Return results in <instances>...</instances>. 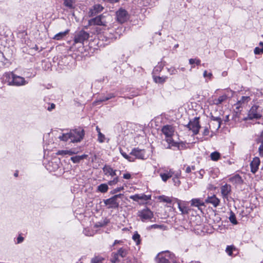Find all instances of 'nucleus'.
Masks as SVG:
<instances>
[{
    "label": "nucleus",
    "mask_w": 263,
    "mask_h": 263,
    "mask_svg": "<svg viewBox=\"0 0 263 263\" xmlns=\"http://www.w3.org/2000/svg\"><path fill=\"white\" fill-rule=\"evenodd\" d=\"M123 177L125 179H129L131 178V175L129 173H126L123 175Z\"/></svg>",
    "instance_id": "5fc2aeb1"
},
{
    "label": "nucleus",
    "mask_w": 263,
    "mask_h": 263,
    "mask_svg": "<svg viewBox=\"0 0 263 263\" xmlns=\"http://www.w3.org/2000/svg\"><path fill=\"white\" fill-rule=\"evenodd\" d=\"M254 52L255 54H260L263 53V47L259 48V47H256L254 49Z\"/></svg>",
    "instance_id": "37998d69"
},
{
    "label": "nucleus",
    "mask_w": 263,
    "mask_h": 263,
    "mask_svg": "<svg viewBox=\"0 0 263 263\" xmlns=\"http://www.w3.org/2000/svg\"><path fill=\"white\" fill-rule=\"evenodd\" d=\"M104 203L108 209H117L119 205V202L114 197L104 200Z\"/></svg>",
    "instance_id": "9d476101"
},
{
    "label": "nucleus",
    "mask_w": 263,
    "mask_h": 263,
    "mask_svg": "<svg viewBox=\"0 0 263 263\" xmlns=\"http://www.w3.org/2000/svg\"><path fill=\"white\" fill-rule=\"evenodd\" d=\"M105 136L104 134L101 133V132H99V134H98V141L100 143H103L105 141Z\"/></svg>",
    "instance_id": "4c0bfd02"
},
{
    "label": "nucleus",
    "mask_w": 263,
    "mask_h": 263,
    "mask_svg": "<svg viewBox=\"0 0 263 263\" xmlns=\"http://www.w3.org/2000/svg\"><path fill=\"white\" fill-rule=\"evenodd\" d=\"M55 108V105L53 103H52L50 107H48V110L50 111L52 109H54Z\"/></svg>",
    "instance_id": "4d7b16f0"
},
{
    "label": "nucleus",
    "mask_w": 263,
    "mask_h": 263,
    "mask_svg": "<svg viewBox=\"0 0 263 263\" xmlns=\"http://www.w3.org/2000/svg\"><path fill=\"white\" fill-rule=\"evenodd\" d=\"M163 227L162 225L153 224L151 226L152 228L154 229H161Z\"/></svg>",
    "instance_id": "864d4df0"
},
{
    "label": "nucleus",
    "mask_w": 263,
    "mask_h": 263,
    "mask_svg": "<svg viewBox=\"0 0 263 263\" xmlns=\"http://www.w3.org/2000/svg\"><path fill=\"white\" fill-rule=\"evenodd\" d=\"M228 99V96L224 94L221 96H219L218 98H213L210 100V103L212 105H219L225 102Z\"/></svg>",
    "instance_id": "4468645a"
},
{
    "label": "nucleus",
    "mask_w": 263,
    "mask_h": 263,
    "mask_svg": "<svg viewBox=\"0 0 263 263\" xmlns=\"http://www.w3.org/2000/svg\"><path fill=\"white\" fill-rule=\"evenodd\" d=\"M231 193V186L228 184H225L221 187V194L222 197L224 199H227L228 196Z\"/></svg>",
    "instance_id": "f8f14e48"
},
{
    "label": "nucleus",
    "mask_w": 263,
    "mask_h": 263,
    "mask_svg": "<svg viewBox=\"0 0 263 263\" xmlns=\"http://www.w3.org/2000/svg\"><path fill=\"white\" fill-rule=\"evenodd\" d=\"M158 199L160 201L166 203H171L172 202V200L171 198L167 196H165L164 195L160 196L158 197Z\"/></svg>",
    "instance_id": "7c9ffc66"
},
{
    "label": "nucleus",
    "mask_w": 263,
    "mask_h": 263,
    "mask_svg": "<svg viewBox=\"0 0 263 263\" xmlns=\"http://www.w3.org/2000/svg\"><path fill=\"white\" fill-rule=\"evenodd\" d=\"M120 242H121V241L116 240L115 241V242H114V243L113 244V246H115L117 244L120 243Z\"/></svg>",
    "instance_id": "e2e57ef3"
},
{
    "label": "nucleus",
    "mask_w": 263,
    "mask_h": 263,
    "mask_svg": "<svg viewBox=\"0 0 263 263\" xmlns=\"http://www.w3.org/2000/svg\"><path fill=\"white\" fill-rule=\"evenodd\" d=\"M103 171L105 175L114 177L117 175V171L112 168L110 166L105 165L103 168Z\"/></svg>",
    "instance_id": "f3484780"
},
{
    "label": "nucleus",
    "mask_w": 263,
    "mask_h": 263,
    "mask_svg": "<svg viewBox=\"0 0 263 263\" xmlns=\"http://www.w3.org/2000/svg\"><path fill=\"white\" fill-rule=\"evenodd\" d=\"M5 76L6 78L12 79L11 81H9L10 85L21 86L27 83L23 77L16 76L13 72L6 73Z\"/></svg>",
    "instance_id": "f03ea898"
},
{
    "label": "nucleus",
    "mask_w": 263,
    "mask_h": 263,
    "mask_svg": "<svg viewBox=\"0 0 263 263\" xmlns=\"http://www.w3.org/2000/svg\"><path fill=\"white\" fill-rule=\"evenodd\" d=\"M116 253L118 254L119 256H120L122 257H124L127 254V250L122 248L119 249L118 251V252Z\"/></svg>",
    "instance_id": "2f4dec72"
},
{
    "label": "nucleus",
    "mask_w": 263,
    "mask_h": 263,
    "mask_svg": "<svg viewBox=\"0 0 263 263\" xmlns=\"http://www.w3.org/2000/svg\"><path fill=\"white\" fill-rule=\"evenodd\" d=\"M63 5L69 9H73L75 8L77 0H63Z\"/></svg>",
    "instance_id": "aec40b11"
},
{
    "label": "nucleus",
    "mask_w": 263,
    "mask_h": 263,
    "mask_svg": "<svg viewBox=\"0 0 263 263\" xmlns=\"http://www.w3.org/2000/svg\"><path fill=\"white\" fill-rule=\"evenodd\" d=\"M256 141L257 143H260L261 144L263 143V130L260 133L259 137L256 139Z\"/></svg>",
    "instance_id": "49530a36"
},
{
    "label": "nucleus",
    "mask_w": 263,
    "mask_h": 263,
    "mask_svg": "<svg viewBox=\"0 0 263 263\" xmlns=\"http://www.w3.org/2000/svg\"><path fill=\"white\" fill-rule=\"evenodd\" d=\"M205 202L211 203L214 207H217L219 204L220 200L215 195H213L209 197L205 200Z\"/></svg>",
    "instance_id": "a211bd4d"
},
{
    "label": "nucleus",
    "mask_w": 263,
    "mask_h": 263,
    "mask_svg": "<svg viewBox=\"0 0 263 263\" xmlns=\"http://www.w3.org/2000/svg\"><path fill=\"white\" fill-rule=\"evenodd\" d=\"M107 23L105 19V16L103 14L100 15L88 21V25H98L106 26Z\"/></svg>",
    "instance_id": "20e7f679"
},
{
    "label": "nucleus",
    "mask_w": 263,
    "mask_h": 263,
    "mask_svg": "<svg viewBox=\"0 0 263 263\" xmlns=\"http://www.w3.org/2000/svg\"><path fill=\"white\" fill-rule=\"evenodd\" d=\"M251 100L250 98L248 96H242L240 100H239L236 104V108L237 109H239L240 107L246 104L250 100Z\"/></svg>",
    "instance_id": "6ab92c4d"
},
{
    "label": "nucleus",
    "mask_w": 263,
    "mask_h": 263,
    "mask_svg": "<svg viewBox=\"0 0 263 263\" xmlns=\"http://www.w3.org/2000/svg\"><path fill=\"white\" fill-rule=\"evenodd\" d=\"M118 256V254H117L116 253H113L110 259V261L112 263H116L118 262L119 261Z\"/></svg>",
    "instance_id": "e433bc0d"
},
{
    "label": "nucleus",
    "mask_w": 263,
    "mask_h": 263,
    "mask_svg": "<svg viewBox=\"0 0 263 263\" xmlns=\"http://www.w3.org/2000/svg\"><path fill=\"white\" fill-rule=\"evenodd\" d=\"M260 161L258 157H255L253 158V160L250 163L251 172L253 173H255L258 170V166L260 165Z\"/></svg>",
    "instance_id": "dca6fc26"
},
{
    "label": "nucleus",
    "mask_w": 263,
    "mask_h": 263,
    "mask_svg": "<svg viewBox=\"0 0 263 263\" xmlns=\"http://www.w3.org/2000/svg\"><path fill=\"white\" fill-rule=\"evenodd\" d=\"M191 172V167L190 166H187L186 168L185 172L187 173H189Z\"/></svg>",
    "instance_id": "bf43d9fd"
},
{
    "label": "nucleus",
    "mask_w": 263,
    "mask_h": 263,
    "mask_svg": "<svg viewBox=\"0 0 263 263\" xmlns=\"http://www.w3.org/2000/svg\"><path fill=\"white\" fill-rule=\"evenodd\" d=\"M108 187L105 183L101 184L98 186L97 191L101 193H106L108 191Z\"/></svg>",
    "instance_id": "bb28decb"
},
{
    "label": "nucleus",
    "mask_w": 263,
    "mask_h": 263,
    "mask_svg": "<svg viewBox=\"0 0 263 263\" xmlns=\"http://www.w3.org/2000/svg\"><path fill=\"white\" fill-rule=\"evenodd\" d=\"M121 154L122 155V156L124 158L127 159L128 161H129L130 162H134L135 161V159L133 157L128 156L125 153H124L122 151H121Z\"/></svg>",
    "instance_id": "f704fd0d"
},
{
    "label": "nucleus",
    "mask_w": 263,
    "mask_h": 263,
    "mask_svg": "<svg viewBox=\"0 0 263 263\" xmlns=\"http://www.w3.org/2000/svg\"><path fill=\"white\" fill-rule=\"evenodd\" d=\"M191 205L193 206L199 207L200 206L204 205V202L200 199L195 198L193 199L191 201Z\"/></svg>",
    "instance_id": "5701e85b"
},
{
    "label": "nucleus",
    "mask_w": 263,
    "mask_h": 263,
    "mask_svg": "<svg viewBox=\"0 0 263 263\" xmlns=\"http://www.w3.org/2000/svg\"><path fill=\"white\" fill-rule=\"evenodd\" d=\"M176 72H177V70H176V69H173V70H172V71L171 72V73H172V74H175Z\"/></svg>",
    "instance_id": "69168bd1"
},
{
    "label": "nucleus",
    "mask_w": 263,
    "mask_h": 263,
    "mask_svg": "<svg viewBox=\"0 0 263 263\" xmlns=\"http://www.w3.org/2000/svg\"><path fill=\"white\" fill-rule=\"evenodd\" d=\"M117 20L120 23H123L128 18L127 13L124 9H120L116 12Z\"/></svg>",
    "instance_id": "1a4fd4ad"
},
{
    "label": "nucleus",
    "mask_w": 263,
    "mask_h": 263,
    "mask_svg": "<svg viewBox=\"0 0 263 263\" xmlns=\"http://www.w3.org/2000/svg\"><path fill=\"white\" fill-rule=\"evenodd\" d=\"M230 181L233 183H236V184H240L242 182L241 177L238 175H236L230 178Z\"/></svg>",
    "instance_id": "b1692460"
},
{
    "label": "nucleus",
    "mask_w": 263,
    "mask_h": 263,
    "mask_svg": "<svg viewBox=\"0 0 263 263\" xmlns=\"http://www.w3.org/2000/svg\"><path fill=\"white\" fill-rule=\"evenodd\" d=\"M87 155H82L81 156H76L72 157L70 160L74 163H79L81 160L86 159L87 157Z\"/></svg>",
    "instance_id": "4be33fe9"
},
{
    "label": "nucleus",
    "mask_w": 263,
    "mask_h": 263,
    "mask_svg": "<svg viewBox=\"0 0 263 263\" xmlns=\"http://www.w3.org/2000/svg\"><path fill=\"white\" fill-rule=\"evenodd\" d=\"M261 117V114L259 110V106L253 105L249 111L248 118L250 119H259Z\"/></svg>",
    "instance_id": "6e6552de"
},
{
    "label": "nucleus",
    "mask_w": 263,
    "mask_h": 263,
    "mask_svg": "<svg viewBox=\"0 0 263 263\" xmlns=\"http://www.w3.org/2000/svg\"><path fill=\"white\" fill-rule=\"evenodd\" d=\"M236 250V248L234 246H228L226 248V251L229 256H232L233 254V251Z\"/></svg>",
    "instance_id": "473e14b6"
},
{
    "label": "nucleus",
    "mask_w": 263,
    "mask_h": 263,
    "mask_svg": "<svg viewBox=\"0 0 263 263\" xmlns=\"http://www.w3.org/2000/svg\"><path fill=\"white\" fill-rule=\"evenodd\" d=\"M127 263H138V260L137 258L133 257V258H130L128 257L126 259Z\"/></svg>",
    "instance_id": "79ce46f5"
},
{
    "label": "nucleus",
    "mask_w": 263,
    "mask_h": 263,
    "mask_svg": "<svg viewBox=\"0 0 263 263\" xmlns=\"http://www.w3.org/2000/svg\"><path fill=\"white\" fill-rule=\"evenodd\" d=\"M133 240L136 242L137 245H139L140 243V236L137 233H135L133 236Z\"/></svg>",
    "instance_id": "c9c22d12"
},
{
    "label": "nucleus",
    "mask_w": 263,
    "mask_h": 263,
    "mask_svg": "<svg viewBox=\"0 0 263 263\" xmlns=\"http://www.w3.org/2000/svg\"><path fill=\"white\" fill-rule=\"evenodd\" d=\"M212 76V73H208L206 70H205L203 72V77L204 78L209 77L210 79L211 78Z\"/></svg>",
    "instance_id": "603ef678"
},
{
    "label": "nucleus",
    "mask_w": 263,
    "mask_h": 263,
    "mask_svg": "<svg viewBox=\"0 0 263 263\" xmlns=\"http://www.w3.org/2000/svg\"><path fill=\"white\" fill-rule=\"evenodd\" d=\"M123 190H124V187H123V186L118 187L114 189L113 190H112L111 191V193L112 194H114L119 192Z\"/></svg>",
    "instance_id": "c03bdc74"
},
{
    "label": "nucleus",
    "mask_w": 263,
    "mask_h": 263,
    "mask_svg": "<svg viewBox=\"0 0 263 263\" xmlns=\"http://www.w3.org/2000/svg\"><path fill=\"white\" fill-rule=\"evenodd\" d=\"M162 132L165 136L166 141L169 143H172L173 140L172 136L174 135V128L171 125H165L162 128Z\"/></svg>",
    "instance_id": "39448f33"
},
{
    "label": "nucleus",
    "mask_w": 263,
    "mask_h": 263,
    "mask_svg": "<svg viewBox=\"0 0 263 263\" xmlns=\"http://www.w3.org/2000/svg\"><path fill=\"white\" fill-rule=\"evenodd\" d=\"M118 181H119L118 177H116L115 178H114V179L112 180H110V181H108V184L109 185H113L117 184L118 182Z\"/></svg>",
    "instance_id": "a19ab883"
},
{
    "label": "nucleus",
    "mask_w": 263,
    "mask_h": 263,
    "mask_svg": "<svg viewBox=\"0 0 263 263\" xmlns=\"http://www.w3.org/2000/svg\"><path fill=\"white\" fill-rule=\"evenodd\" d=\"M189 63L191 65L196 64L197 65H199L200 64V60L198 59H190L189 60Z\"/></svg>",
    "instance_id": "58836bf2"
},
{
    "label": "nucleus",
    "mask_w": 263,
    "mask_h": 263,
    "mask_svg": "<svg viewBox=\"0 0 263 263\" xmlns=\"http://www.w3.org/2000/svg\"><path fill=\"white\" fill-rule=\"evenodd\" d=\"M96 130L98 133V134H99V132H101L100 129L99 128L98 126L96 127Z\"/></svg>",
    "instance_id": "0e129e2a"
},
{
    "label": "nucleus",
    "mask_w": 263,
    "mask_h": 263,
    "mask_svg": "<svg viewBox=\"0 0 263 263\" xmlns=\"http://www.w3.org/2000/svg\"><path fill=\"white\" fill-rule=\"evenodd\" d=\"M174 174V173L172 170H170V171L166 173H161L160 176L162 180L166 182L169 178L172 177Z\"/></svg>",
    "instance_id": "412c9836"
},
{
    "label": "nucleus",
    "mask_w": 263,
    "mask_h": 263,
    "mask_svg": "<svg viewBox=\"0 0 263 263\" xmlns=\"http://www.w3.org/2000/svg\"><path fill=\"white\" fill-rule=\"evenodd\" d=\"M14 176H15V177H17V176H18V172H17V171H16V172L14 173Z\"/></svg>",
    "instance_id": "338daca9"
},
{
    "label": "nucleus",
    "mask_w": 263,
    "mask_h": 263,
    "mask_svg": "<svg viewBox=\"0 0 263 263\" xmlns=\"http://www.w3.org/2000/svg\"><path fill=\"white\" fill-rule=\"evenodd\" d=\"M114 97H115V96L113 94H109V95H108V96L107 97H105V99H100L98 102H102L103 101H105L108 100L109 99L112 98Z\"/></svg>",
    "instance_id": "a18cd8bd"
},
{
    "label": "nucleus",
    "mask_w": 263,
    "mask_h": 263,
    "mask_svg": "<svg viewBox=\"0 0 263 263\" xmlns=\"http://www.w3.org/2000/svg\"><path fill=\"white\" fill-rule=\"evenodd\" d=\"M154 81L157 83H164L166 79V77H157V76H154L153 77Z\"/></svg>",
    "instance_id": "c756f323"
},
{
    "label": "nucleus",
    "mask_w": 263,
    "mask_h": 263,
    "mask_svg": "<svg viewBox=\"0 0 263 263\" xmlns=\"http://www.w3.org/2000/svg\"><path fill=\"white\" fill-rule=\"evenodd\" d=\"M69 30H67L66 31L64 32H61L57 33L54 35V36L53 37L54 40H60L62 39H63L64 36H65L68 33Z\"/></svg>",
    "instance_id": "393cba45"
},
{
    "label": "nucleus",
    "mask_w": 263,
    "mask_h": 263,
    "mask_svg": "<svg viewBox=\"0 0 263 263\" xmlns=\"http://www.w3.org/2000/svg\"><path fill=\"white\" fill-rule=\"evenodd\" d=\"M259 45H260V46H262V47H263V42H260L259 43Z\"/></svg>",
    "instance_id": "774afa93"
},
{
    "label": "nucleus",
    "mask_w": 263,
    "mask_h": 263,
    "mask_svg": "<svg viewBox=\"0 0 263 263\" xmlns=\"http://www.w3.org/2000/svg\"><path fill=\"white\" fill-rule=\"evenodd\" d=\"M229 218L230 222L232 223L233 224H236L237 223L235 215L232 211L230 212V216Z\"/></svg>",
    "instance_id": "72a5a7b5"
},
{
    "label": "nucleus",
    "mask_w": 263,
    "mask_h": 263,
    "mask_svg": "<svg viewBox=\"0 0 263 263\" xmlns=\"http://www.w3.org/2000/svg\"><path fill=\"white\" fill-rule=\"evenodd\" d=\"M138 215L142 221L151 220L154 216L153 213L147 208L139 211Z\"/></svg>",
    "instance_id": "423d86ee"
},
{
    "label": "nucleus",
    "mask_w": 263,
    "mask_h": 263,
    "mask_svg": "<svg viewBox=\"0 0 263 263\" xmlns=\"http://www.w3.org/2000/svg\"><path fill=\"white\" fill-rule=\"evenodd\" d=\"M258 153L260 157H263V143L260 145L258 148Z\"/></svg>",
    "instance_id": "de8ad7c7"
},
{
    "label": "nucleus",
    "mask_w": 263,
    "mask_h": 263,
    "mask_svg": "<svg viewBox=\"0 0 263 263\" xmlns=\"http://www.w3.org/2000/svg\"><path fill=\"white\" fill-rule=\"evenodd\" d=\"M130 199H133L135 201H138L139 200L143 201H147L151 199V195H146L144 194H135L130 196Z\"/></svg>",
    "instance_id": "2eb2a0df"
},
{
    "label": "nucleus",
    "mask_w": 263,
    "mask_h": 263,
    "mask_svg": "<svg viewBox=\"0 0 263 263\" xmlns=\"http://www.w3.org/2000/svg\"><path fill=\"white\" fill-rule=\"evenodd\" d=\"M89 37V34L83 30H80L78 32H77L76 33V34L74 35V44L77 43H82L83 44V43L87 41Z\"/></svg>",
    "instance_id": "7ed1b4c3"
},
{
    "label": "nucleus",
    "mask_w": 263,
    "mask_h": 263,
    "mask_svg": "<svg viewBox=\"0 0 263 263\" xmlns=\"http://www.w3.org/2000/svg\"><path fill=\"white\" fill-rule=\"evenodd\" d=\"M214 121H215L216 122V123L217 124V128H219L220 126V122H221L220 118H215L214 119Z\"/></svg>",
    "instance_id": "3c124183"
},
{
    "label": "nucleus",
    "mask_w": 263,
    "mask_h": 263,
    "mask_svg": "<svg viewBox=\"0 0 263 263\" xmlns=\"http://www.w3.org/2000/svg\"><path fill=\"white\" fill-rule=\"evenodd\" d=\"M173 181L174 182V184L176 186H178L180 184V181L179 180V178H174L173 179Z\"/></svg>",
    "instance_id": "09e8293b"
},
{
    "label": "nucleus",
    "mask_w": 263,
    "mask_h": 263,
    "mask_svg": "<svg viewBox=\"0 0 263 263\" xmlns=\"http://www.w3.org/2000/svg\"><path fill=\"white\" fill-rule=\"evenodd\" d=\"M24 240V238L22 236H18L17 239V243H20L21 242H22Z\"/></svg>",
    "instance_id": "6e6d98bb"
},
{
    "label": "nucleus",
    "mask_w": 263,
    "mask_h": 263,
    "mask_svg": "<svg viewBox=\"0 0 263 263\" xmlns=\"http://www.w3.org/2000/svg\"><path fill=\"white\" fill-rule=\"evenodd\" d=\"M209 129L208 127H205L203 132V135L208 136L209 134Z\"/></svg>",
    "instance_id": "8fccbe9b"
},
{
    "label": "nucleus",
    "mask_w": 263,
    "mask_h": 263,
    "mask_svg": "<svg viewBox=\"0 0 263 263\" xmlns=\"http://www.w3.org/2000/svg\"><path fill=\"white\" fill-rule=\"evenodd\" d=\"M103 9V7L100 4L95 5L88 12V15L90 17L97 15L101 12Z\"/></svg>",
    "instance_id": "ddd939ff"
},
{
    "label": "nucleus",
    "mask_w": 263,
    "mask_h": 263,
    "mask_svg": "<svg viewBox=\"0 0 263 263\" xmlns=\"http://www.w3.org/2000/svg\"><path fill=\"white\" fill-rule=\"evenodd\" d=\"M210 158L214 161H218L220 158V154L217 151L213 152L210 154Z\"/></svg>",
    "instance_id": "c85d7f7f"
},
{
    "label": "nucleus",
    "mask_w": 263,
    "mask_h": 263,
    "mask_svg": "<svg viewBox=\"0 0 263 263\" xmlns=\"http://www.w3.org/2000/svg\"><path fill=\"white\" fill-rule=\"evenodd\" d=\"M163 253H160L158 254L156 259L160 263H170L168 259H166L163 256Z\"/></svg>",
    "instance_id": "a878e982"
},
{
    "label": "nucleus",
    "mask_w": 263,
    "mask_h": 263,
    "mask_svg": "<svg viewBox=\"0 0 263 263\" xmlns=\"http://www.w3.org/2000/svg\"><path fill=\"white\" fill-rule=\"evenodd\" d=\"M187 127L190 130H192L194 135H197L198 133L200 128L199 122V118H195L192 121H190L187 124Z\"/></svg>",
    "instance_id": "0eeeda50"
},
{
    "label": "nucleus",
    "mask_w": 263,
    "mask_h": 263,
    "mask_svg": "<svg viewBox=\"0 0 263 263\" xmlns=\"http://www.w3.org/2000/svg\"><path fill=\"white\" fill-rule=\"evenodd\" d=\"M104 1L106 2H109L110 3H116L118 2L119 0H103Z\"/></svg>",
    "instance_id": "052dcab7"
},
{
    "label": "nucleus",
    "mask_w": 263,
    "mask_h": 263,
    "mask_svg": "<svg viewBox=\"0 0 263 263\" xmlns=\"http://www.w3.org/2000/svg\"><path fill=\"white\" fill-rule=\"evenodd\" d=\"M103 259L101 257H97L91 259V263H102Z\"/></svg>",
    "instance_id": "ea45409f"
},
{
    "label": "nucleus",
    "mask_w": 263,
    "mask_h": 263,
    "mask_svg": "<svg viewBox=\"0 0 263 263\" xmlns=\"http://www.w3.org/2000/svg\"><path fill=\"white\" fill-rule=\"evenodd\" d=\"M85 135V132L82 128H78L71 129L69 132L63 133L59 137V139L63 141L66 142L70 140L72 143L80 142L83 139Z\"/></svg>",
    "instance_id": "f257e3e1"
},
{
    "label": "nucleus",
    "mask_w": 263,
    "mask_h": 263,
    "mask_svg": "<svg viewBox=\"0 0 263 263\" xmlns=\"http://www.w3.org/2000/svg\"><path fill=\"white\" fill-rule=\"evenodd\" d=\"M180 174H181V172H179L177 173L175 175V177L174 178H179V176H180Z\"/></svg>",
    "instance_id": "680f3d73"
},
{
    "label": "nucleus",
    "mask_w": 263,
    "mask_h": 263,
    "mask_svg": "<svg viewBox=\"0 0 263 263\" xmlns=\"http://www.w3.org/2000/svg\"><path fill=\"white\" fill-rule=\"evenodd\" d=\"M122 196H123V194H119L118 195H116L114 196L113 197L118 201V198L121 197Z\"/></svg>",
    "instance_id": "13d9d810"
},
{
    "label": "nucleus",
    "mask_w": 263,
    "mask_h": 263,
    "mask_svg": "<svg viewBox=\"0 0 263 263\" xmlns=\"http://www.w3.org/2000/svg\"><path fill=\"white\" fill-rule=\"evenodd\" d=\"M77 154V152L72 151V150H61L59 151L57 153V155H72L73 154Z\"/></svg>",
    "instance_id": "cd10ccee"
},
{
    "label": "nucleus",
    "mask_w": 263,
    "mask_h": 263,
    "mask_svg": "<svg viewBox=\"0 0 263 263\" xmlns=\"http://www.w3.org/2000/svg\"><path fill=\"white\" fill-rule=\"evenodd\" d=\"M130 155L135 156L137 159H145V153L144 149L134 148L130 153Z\"/></svg>",
    "instance_id": "9b49d317"
}]
</instances>
